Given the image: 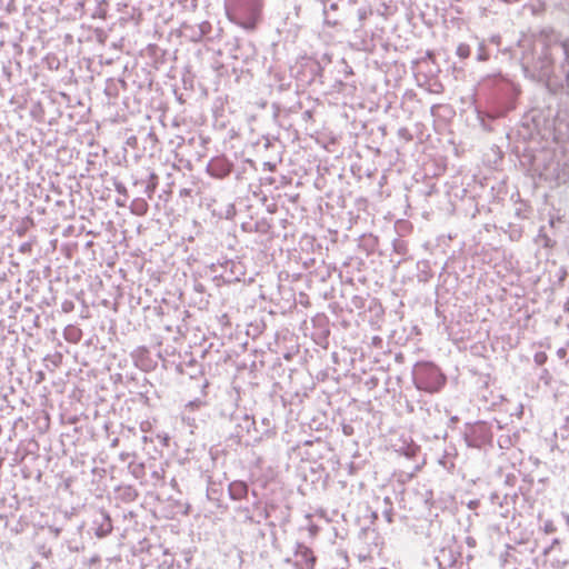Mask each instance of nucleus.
I'll list each match as a JSON object with an SVG mask.
<instances>
[{
    "instance_id": "nucleus-14",
    "label": "nucleus",
    "mask_w": 569,
    "mask_h": 569,
    "mask_svg": "<svg viewBox=\"0 0 569 569\" xmlns=\"http://www.w3.org/2000/svg\"><path fill=\"white\" fill-rule=\"evenodd\" d=\"M130 469H131V473L136 477V478H140L143 472H144V466L142 463H138V465H130L129 466Z\"/></svg>"
},
{
    "instance_id": "nucleus-10",
    "label": "nucleus",
    "mask_w": 569,
    "mask_h": 569,
    "mask_svg": "<svg viewBox=\"0 0 569 569\" xmlns=\"http://www.w3.org/2000/svg\"><path fill=\"white\" fill-rule=\"evenodd\" d=\"M151 478L154 480V482H153L154 486H158L159 483H162L163 482V478H164V470H163V468L160 467V468H157V469L152 470Z\"/></svg>"
},
{
    "instance_id": "nucleus-20",
    "label": "nucleus",
    "mask_w": 569,
    "mask_h": 569,
    "mask_svg": "<svg viewBox=\"0 0 569 569\" xmlns=\"http://www.w3.org/2000/svg\"><path fill=\"white\" fill-rule=\"evenodd\" d=\"M557 221H560V219H559V218H558V219L551 218V219H550V221H549V222H550V226H551V227H555V223H556Z\"/></svg>"
},
{
    "instance_id": "nucleus-17",
    "label": "nucleus",
    "mask_w": 569,
    "mask_h": 569,
    "mask_svg": "<svg viewBox=\"0 0 569 569\" xmlns=\"http://www.w3.org/2000/svg\"><path fill=\"white\" fill-rule=\"evenodd\" d=\"M547 360V355L545 352H537L535 355V362L539 366L543 365Z\"/></svg>"
},
{
    "instance_id": "nucleus-18",
    "label": "nucleus",
    "mask_w": 569,
    "mask_h": 569,
    "mask_svg": "<svg viewBox=\"0 0 569 569\" xmlns=\"http://www.w3.org/2000/svg\"><path fill=\"white\" fill-rule=\"evenodd\" d=\"M194 31H197V27H191V26L186 24V23L182 26V32L188 38H189V34H194Z\"/></svg>"
},
{
    "instance_id": "nucleus-16",
    "label": "nucleus",
    "mask_w": 569,
    "mask_h": 569,
    "mask_svg": "<svg viewBox=\"0 0 569 569\" xmlns=\"http://www.w3.org/2000/svg\"><path fill=\"white\" fill-rule=\"evenodd\" d=\"M147 203L144 201H140L138 204H137V209H133L132 212L136 213V214H144L146 211H147Z\"/></svg>"
},
{
    "instance_id": "nucleus-8",
    "label": "nucleus",
    "mask_w": 569,
    "mask_h": 569,
    "mask_svg": "<svg viewBox=\"0 0 569 569\" xmlns=\"http://www.w3.org/2000/svg\"><path fill=\"white\" fill-rule=\"evenodd\" d=\"M211 31V24L208 21H202L197 26V31H194V34H189V39L193 42H199L202 40V38L207 34H209Z\"/></svg>"
},
{
    "instance_id": "nucleus-6",
    "label": "nucleus",
    "mask_w": 569,
    "mask_h": 569,
    "mask_svg": "<svg viewBox=\"0 0 569 569\" xmlns=\"http://www.w3.org/2000/svg\"><path fill=\"white\" fill-rule=\"evenodd\" d=\"M552 58L549 53L548 48H545V50L541 53V57L539 58V73L538 78L539 80L548 79L552 72Z\"/></svg>"
},
{
    "instance_id": "nucleus-24",
    "label": "nucleus",
    "mask_w": 569,
    "mask_h": 569,
    "mask_svg": "<svg viewBox=\"0 0 569 569\" xmlns=\"http://www.w3.org/2000/svg\"><path fill=\"white\" fill-rule=\"evenodd\" d=\"M261 516H262L263 519H267L268 518V512L264 510Z\"/></svg>"
},
{
    "instance_id": "nucleus-15",
    "label": "nucleus",
    "mask_w": 569,
    "mask_h": 569,
    "mask_svg": "<svg viewBox=\"0 0 569 569\" xmlns=\"http://www.w3.org/2000/svg\"><path fill=\"white\" fill-rule=\"evenodd\" d=\"M542 529H543V531H545L546 533H548V535H549V533H553V532L556 531V526H555V523H553V521H552V520H546V521L543 522V527H542Z\"/></svg>"
},
{
    "instance_id": "nucleus-19",
    "label": "nucleus",
    "mask_w": 569,
    "mask_h": 569,
    "mask_svg": "<svg viewBox=\"0 0 569 569\" xmlns=\"http://www.w3.org/2000/svg\"><path fill=\"white\" fill-rule=\"evenodd\" d=\"M478 60H480V61H485V60H487V54H486L485 52H482V51H481V52L478 54Z\"/></svg>"
},
{
    "instance_id": "nucleus-2",
    "label": "nucleus",
    "mask_w": 569,
    "mask_h": 569,
    "mask_svg": "<svg viewBox=\"0 0 569 569\" xmlns=\"http://www.w3.org/2000/svg\"><path fill=\"white\" fill-rule=\"evenodd\" d=\"M413 383L417 389L433 393L443 387L446 377L433 363L421 362L413 370Z\"/></svg>"
},
{
    "instance_id": "nucleus-23",
    "label": "nucleus",
    "mask_w": 569,
    "mask_h": 569,
    "mask_svg": "<svg viewBox=\"0 0 569 569\" xmlns=\"http://www.w3.org/2000/svg\"><path fill=\"white\" fill-rule=\"evenodd\" d=\"M180 194H186L187 196V194H189V190L188 189H183V190L180 191Z\"/></svg>"
},
{
    "instance_id": "nucleus-5",
    "label": "nucleus",
    "mask_w": 569,
    "mask_h": 569,
    "mask_svg": "<svg viewBox=\"0 0 569 569\" xmlns=\"http://www.w3.org/2000/svg\"><path fill=\"white\" fill-rule=\"evenodd\" d=\"M94 533L98 538H104L112 532L113 526L108 512L100 510L98 517L93 521Z\"/></svg>"
},
{
    "instance_id": "nucleus-26",
    "label": "nucleus",
    "mask_w": 569,
    "mask_h": 569,
    "mask_svg": "<svg viewBox=\"0 0 569 569\" xmlns=\"http://www.w3.org/2000/svg\"><path fill=\"white\" fill-rule=\"evenodd\" d=\"M323 14L327 16V8L323 9Z\"/></svg>"
},
{
    "instance_id": "nucleus-25",
    "label": "nucleus",
    "mask_w": 569,
    "mask_h": 569,
    "mask_svg": "<svg viewBox=\"0 0 569 569\" xmlns=\"http://www.w3.org/2000/svg\"><path fill=\"white\" fill-rule=\"evenodd\" d=\"M522 66H523L525 70L528 71V66L525 61L522 62Z\"/></svg>"
},
{
    "instance_id": "nucleus-22",
    "label": "nucleus",
    "mask_w": 569,
    "mask_h": 569,
    "mask_svg": "<svg viewBox=\"0 0 569 569\" xmlns=\"http://www.w3.org/2000/svg\"><path fill=\"white\" fill-rule=\"evenodd\" d=\"M338 8V4L336 2L331 3L330 4V9L331 10H336Z\"/></svg>"
},
{
    "instance_id": "nucleus-4",
    "label": "nucleus",
    "mask_w": 569,
    "mask_h": 569,
    "mask_svg": "<svg viewBox=\"0 0 569 569\" xmlns=\"http://www.w3.org/2000/svg\"><path fill=\"white\" fill-rule=\"evenodd\" d=\"M295 557V567L297 569H313L316 557L309 547L298 543Z\"/></svg>"
},
{
    "instance_id": "nucleus-12",
    "label": "nucleus",
    "mask_w": 569,
    "mask_h": 569,
    "mask_svg": "<svg viewBox=\"0 0 569 569\" xmlns=\"http://www.w3.org/2000/svg\"><path fill=\"white\" fill-rule=\"evenodd\" d=\"M238 512L242 515L243 521L249 523H259L260 520H256L251 515L249 508H239Z\"/></svg>"
},
{
    "instance_id": "nucleus-21",
    "label": "nucleus",
    "mask_w": 569,
    "mask_h": 569,
    "mask_svg": "<svg viewBox=\"0 0 569 569\" xmlns=\"http://www.w3.org/2000/svg\"><path fill=\"white\" fill-rule=\"evenodd\" d=\"M191 8L192 10L197 8V0H191Z\"/></svg>"
},
{
    "instance_id": "nucleus-1",
    "label": "nucleus",
    "mask_w": 569,
    "mask_h": 569,
    "mask_svg": "<svg viewBox=\"0 0 569 569\" xmlns=\"http://www.w3.org/2000/svg\"><path fill=\"white\" fill-rule=\"evenodd\" d=\"M262 0H236L229 19L247 31H254L261 21Z\"/></svg>"
},
{
    "instance_id": "nucleus-9",
    "label": "nucleus",
    "mask_w": 569,
    "mask_h": 569,
    "mask_svg": "<svg viewBox=\"0 0 569 569\" xmlns=\"http://www.w3.org/2000/svg\"><path fill=\"white\" fill-rule=\"evenodd\" d=\"M157 186H158V177L154 173H151L150 174V181H149V183H148V186L146 188V192H147L149 198L152 197Z\"/></svg>"
},
{
    "instance_id": "nucleus-3",
    "label": "nucleus",
    "mask_w": 569,
    "mask_h": 569,
    "mask_svg": "<svg viewBox=\"0 0 569 569\" xmlns=\"http://www.w3.org/2000/svg\"><path fill=\"white\" fill-rule=\"evenodd\" d=\"M232 164L223 157H216L207 164V172L217 179H223L230 174Z\"/></svg>"
},
{
    "instance_id": "nucleus-7",
    "label": "nucleus",
    "mask_w": 569,
    "mask_h": 569,
    "mask_svg": "<svg viewBox=\"0 0 569 569\" xmlns=\"http://www.w3.org/2000/svg\"><path fill=\"white\" fill-rule=\"evenodd\" d=\"M230 498L232 500H241L248 495V485L243 481H232L228 488Z\"/></svg>"
},
{
    "instance_id": "nucleus-11",
    "label": "nucleus",
    "mask_w": 569,
    "mask_h": 569,
    "mask_svg": "<svg viewBox=\"0 0 569 569\" xmlns=\"http://www.w3.org/2000/svg\"><path fill=\"white\" fill-rule=\"evenodd\" d=\"M385 503H386V508L383 509L382 511V515L385 517V519L391 523L392 522V503L390 501V499L387 497L385 498Z\"/></svg>"
},
{
    "instance_id": "nucleus-13",
    "label": "nucleus",
    "mask_w": 569,
    "mask_h": 569,
    "mask_svg": "<svg viewBox=\"0 0 569 569\" xmlns=\"http://www.w3.org/2000/svg\"><path fill=\"white\" fill-rule=\"evenodd\" d=\"M457 54L461 59H467L470 56V47L467 43H460L457 47Z\"/></svg>"
}]
</instances>
